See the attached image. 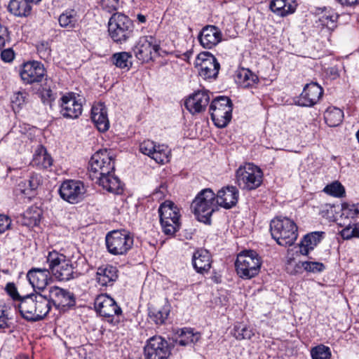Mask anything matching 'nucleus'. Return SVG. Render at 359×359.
Returning a JSON list of instances; mask_svg holds the SVG:
<instances>
[{"label":"nucleus","mask_w":359,"mask_h":359,"mask_svg":"<svg viewBox=\"0 0 359 359\" xmlns=\"http://www.w3.org/2000/svg\"><path fill=\"white\" fill-rule=\"evenodd\" d=\"M108 252L113 255H124L133 246V237L126 230H114L105 237Z\"/></svg>","instance_id":"8"},{"label":"nucleus","mask_w":359,"mask_h":359,"mask_svg":"<svg viewBox=\"0 0 359 359\" xmlns=\"http://www.w3.org/2000/svg\"><path fill=\"white\" fill-rule=\"evenodd\" d=\"M86 188L79 180H67L60 186L59 193L61 198L69 203L75 204L84 198Z\"/></svg>","instance_id":"14"},{"label":"nucleus","mask_w":359,"mask_h":359,"mask_svg":"<svg viewBox=\"0 0 359 359\" xmlns=\"http://www.w3.org/2000/svg\"><path fill=\"white\" fill-rule=\"evenodd\" d=\"M159 43L154 36H144L140 39L133 51L138 60L147 61L153 58V53L159 55Z\"/></svg>","instance_id":"15"},{"label":"nucleus","mask_w":359,"mask_h":359,"mask_svg":"<svg viewBox=\"0 0 359 359\" xmlns=\"http://www.w3.org/2000/svg\"><path fill=\"white\" fill-rule=\"evenodd\" d=\"M6 290L8 292V294L12 297V299L15 301L18 300L20 302H21V299L23 297H21L15 285L13 283H7L6 286Z\"/></svg>","instance_id":"50"},{"label":"nucleus","mask_w":359,"mask_h":359,"mask_svg":"<svg viewBox=\"0 0 359 359\" xmlns=\"http://www.w3.org/2000/svg\"><path fill=\"white\" fill-rule=\"evenodd\" d=\"M199 338L200 335L198 333H194L192 330L184 328L181 330L175 341L180 346H187L197 342Z\"/></svg>","instance_id":"40"},{"label":"nucleus","mask_w":359,"mask_h":359,"mask_svg":"<svg viewBox=\"0 0 359 359\" xmlns=\"http://www.w3.org/2000/svg\"><path fill=\"white\" fill-rule=\"evenodd\" d=\"M100 4L104 10L111 13L118 9L119 0H100Z\"/></svg>","instance_id":"48"},{"label":"nucleus","mask_w":359,"mask_h":359,"mask_svg":"<svg viewBox=\"0 0 359 359\" xmlns=\"http://www.w3.org/2000/svg\"><path fill=\"white\" fill-rule=\"evenodd\" d=\"M236 82L242 88H249L258 82V77L249 69H242L237 72Z\"/></svg>","instance_id":"36"},{"label":"nucleus","mask_w":359,"mask_h":359,"mask_svg":"<svg viewBox=\"0 0 359 359\" xmlns=\"http://www.w3.org/2000/svg\"><path fill=\"white\" fill-rule=\"evenodd\" d=\"M8 319L7 316L4 314V312L2 311L1 315L0 316V329L4 330L6 328L9 327V324L8 322Z\"/></svg>","instance_id":"55"},{"label":"nucleus","mask_w":359,"mask_h":359,"mask_svg":"<svg viewBox=\"0 0 359 359\" xmlns=\"http://www.w3.org/2000/svg\"><path fill=\"white\" fill-rule=\"evenodd\" d=\"M118 271L116 266L105 265L100 266L96 273V280L101 286H111L118 278Z\"/></svg>","instance_id":"28"},{"label":"nucleus","mask_w":359,"mask_h":359,"mask_svg":"<svg viewBox=\"0 0 359 359\" xmlns=\"http://www.w3.org/2000/svg\"><path fill=\"white\" fill-rule=\"evenodd\" d=\"M170 312V306L165 303L161 309H153L149 312V316L156 325L165 323Z\"/></svg>","instance_id":"39"},{"label":"nucleus","mask_w":359,"mask_h":359,"mask_svg":"<svg viewBox=\"0 0 359 359\" xmlns=\"http://www.w3.org/2000/svg\"><path fill=\"white\" fill-rule=\"evenodd\" d=\"M48 270L56 279L60 281H68L78 276L74 271L72 261L65 255L56 250L48 252L46 256Z\"/></svg>","instance_id":"2"},{"label":"nucleus","mask_w":359,"mask_h":359,"mask_svg":"<svg viewBox=\"0 0 359 359\" xmlns=\"http://www.w3.org/2000/svg\"><path fill=\"white\" fill-rule=\"evenodd\" d=\"M297 6L295 0H273L269 4L270 10L280 17L293 13Z\"/></svg>","instance_id":"31"},{"label":"nucleus","mask_w":359,"mask_h":359,"mask_svg":"<svg viewBox=\"0 0 359 359\" xmlns=\"http://www.w3.org/2000/svg\"><path fill=\"white\" fill-rule=\"evenodd\" d=\"M344 118L343 111L337 107H330L324 113L325 123L330 127H336L339 126Z\"/></svg>","instance_id":"37"},{"label":"nucleus","mask_w":359,"mask_h":359,"mask_svg":"<svg viewBox=\"0 0 359 359\" xmlns=\"http://www.w3.org/2000/svg\"><path fill=\"white\" fill-rule=\"evenodd\" d=\"M236 183L243 190H253L262 182L263 173L261 169L252 163L241 165L236 172Z\"/></svg>","instance_id":"9"},{"label":"nucleus","mask_w":359,"mask_h":359,"mask_svg":"<svg viewBox=\"0 0 359 359\" xmlns=\"http://www.w3.org/2000/svg\"><path fill=\"white\" fill-rule=\"evenodd\" d=\"M91 119L100 131L104 132L109 129V121L107 117V111L103 104L98 103L93 106Z\"/></svg>","instance_id":"29"},{"label":"nucleus","mask_w":359,"mask_h":359,"mask_svg":"<svg viewBox=\"0 0 359 359\" xmlns=\"http://www.w3.org/2000/svg\"><path fill=\"white\" fill-rule=\"evenodd\" d=\"M233 104L226 96H219L214 99L210 105V112L212 121L218 128H224L232 117Z\"/></svg>","instance_id":"10"},{"label":"nucleus","mask_w":359,"mask_h":359,"mask_svg":"<svg viewBox=\"0 0 359 359\" xmlns=\"http://www.w3.org/2000/svg\"><path fill=\"white\" fill-rule=\"evenodd\" d=\"M43 65L37 61L24 63L21 67L20 75L25 84L41 82L46 76Z\"/></svg>","instance_id":"18"},{"label":"nucleus","mask_w":359,"mask_h":359,"mask_svg":"<svg viewBox=\"0 0 359 359\" xmlns=\"http://www.w3.org/2000/svg\"><path fill=\"white\" fill-rule=\"evenodd\" d=\"M137 18L138 21L141 23H144L146 22V17L142 14H138Z\"/></svg>","instance_id":"58"},{"label":"nucleus","mask_w":359,"mask_h":359,"mask_svg":"<svg viewBox=\"0 0 359 359\" xmlns=\"http://www.w3.org/2000/svg\"><path fill=\"white\" fill-rule=\"evenodd\" d=\"M60 300H64L65 301V298H60Z\"/></svg>","instance_id":"62"},{"label":"nucleus","mask_w":359,"mask_h":359,"mask_svg":"<svg viewBox=\"0 0 359 359\" xmlns=\"http://www.w3.org/2000/svg\"><path fill=\"white\" fill-rule=\"evenodd\" d=\"M323 93L322 87L317 83L307 84L298 99V104L302 107H311L316 104Z\"/></svg>","instance_id":"23"},{"label":"nucleus","mask_w":359,"mask_h":359,"mask_svg":"<svg viewBox=\"0 0 359 359\" xmlns=\"http://www.w3.org/2000/svg\"><path fill=\"white\" fill-rule=\"evenodd\" d=\"M18 306L21 316L32 322L43 319L51 309L46 295L39 292L24 296Z\"/></svg>","instance_id":"1"},{"label":"nucleus","mask_w":359,"mask_h":359,"mask_svg":"<svg viewBox=\"0 0 359 359\" xmlns=\"http://www.w3.org/2000/svg\"><path fill=\"white\" fill-rule=\"evenodd\" d=\"M196 66L200 67L199 74L205 79H215L220 67L215 56L208 52L198 55Z\"/></svg>","instance_id":"17"},{"label":"nucleus","mask_w":359,"mask_h":359,"mask_svg":"<svg viewBox=\"0 0 359 359\" xmlns=\"http://www.w3.org/2000/svg\"><path fill=\"white\" fill-rule=\"evenodd\" d=\"M338 16L336 14H324L320 18L322 25L327 27L329 29H334L336 27V22Z\"/></svg>","instance_id":"46"},{"label":"nucleus","mask_w":359,"mask_h":359,"mask_svg":"<svg viewBox=\"0 0 359 359\" xmlns=\"http://www.w3.org/2000/svg\"><path fill=\"white\" fill-rule=\"evenodd\" d=\"M11 224V219L4 215H0V234L10 228Z\"/></svg>","instance_id":"54"},{"label":"nucleus","mask_w":359,"mask_h":359,"mask_svg":"<svg viewBox=\"0 0 359 359\" xmlns=\"http://www.w3.org/2000/svg\"><path fill=\"white\" fill-rule=\"evenodd\" d=\"M37 51L41 58H48L50 55V48L48 42L42 41L37 46Z\"/></svg>","instance_id":"49"},{"label":"nucleus","mask_w":359,"mask_h":359,"mask_svg":"<svg viewBox=\"0 0 359 359\" xmlns=\"http://www.w3.org/2000/svg\"><path fill=\"white\" fill-rule=\"evenodd\" d=\"M311 355L312 359H330L332 353L328 346L320 344L311 348Z\"/></svg>","instance_id":"43"},{"label":"nucleus","mask_w":359,"mask_h":359,"mask_svg":"<svg viewBox=\"0 0 359 359\" xmlns=\"http://www.w3.org/2000/svg\"><path fill=\"white\" fill-rule=\"evenodd\" d=\"M297 266L302 267L305 271L313 273L321 272L325 269L324 264L318 262H300Z\"/></svg>","instance_id":"44"},{"label":"nucleus","mask_w":359,"mask_h":359,"mask_svg":"<svg viewBox=\"0 0 359 359\" xmlns=\"http://www.w3.org/2000/svg\"><path fill=\"white\" fill-rule=\"evenodd\" d=\"M28 94L25 91H18L13 94L12 97V102L14 106L21 107L27 98Z\"/></svg>","instance_id":"47"},{"label":"nucleus","mask_w":359,"mask_h":359,"mask_svg":"<svg viewBox=\"0 0 359 359\" xmlns=\"http://www.w3.org/2000/svg\"><path fill=\"white\" fill-rule=\"evenodd\" d=\"M261 264L260 257L254 250L241 252L235 263L238 275L243 279L256 276L260 271Z\"/></svg>","instance_id":"7"},{"label":"nucleus","mask_w":359,"mask_h":359,"mask_svg":"<svg viewBox=\"0 0 359 359\" xmlns=\"http://www.w3.org/2000/svg\"><path fill=\"white\" fill-rule=\"evenodd\" d=\"M210 102V95L206 90H198L190 95L185 100L187 109L192 114L203 112Z\"/></svg>","instance_id":"21"},{"label":"nucleus","mask_w":359,"mask_h":359,"mask_svg":"<svg viewBox=\"0 0 359 359\" xmlns=\"http://www.w3.org/2000/svg\"><path fill=\"white\" fill-rule=\"evenodd\" d=\"M323 191L328 195L337 198H342L346 194L344 186L338 181L327 184L324 188Z\"/></svg>","instance_id":"42"},{"label":"nucleus","mask_w":359,"mask_h":359,"mask_svg":"<svg viewBox=\"0 0 359 359\" xmlns=\"http://www.w3.org/2000/svg\"><path fill=\"white\" fill-rule=\"evenodd\" d=\"M215 196L217 205L229 209L236 205L238 191L236 187H226L219 190Z\"/></svg>","instance_id":"25"},{"label":"nucleus","mask_w":359,"mask_h":359,"mask_svg":"<svg viewBox=\"0 0 359 359\" xmlns=\"http://www.w3.org/2000/svg\"><path fill=\"white\" fill-rule=\"evenodd\" d=\"M47 96L50 97L51 96V90H48L46 92Z\"/></svg>","instance_id":"61"},{"label":"nucleus","mask_w":359,"mask_h":359,"mask_svg":"<svg viewBox=\"0 0 359 359\" xmlns=\"http://www.w3.org/2000/svg\"><path fill=\"white\" fill-rule=\"evenodd\" d=\"M217 207L215 194L210 189L201 191L191 203V209L197 219L205 224L210 223V217Z\"/></svg>","instance_id":"4"},{"label":"nucleus","mask_w":359,"mask_h":359,"mask_svg":"<svg viewBox=\"0 0 359 359\" xmlns=\"http://www.w3.org/2000/svg\"><path fill=\"white\" fill-rule=\"evenodd\" d=\"M32 163L39 169H46L52 165L53 159L46 149L41 146L36 150Z\"/></svg>","instance_id":"35"},{"label":"nucleus","mask_w":359,"mask_h":359,"mask_svg":"<svg viewBox=\"0 0 359 359\" xmlns=\"http://www.w3.org/2000/svg\"><path fill=\"white\" fill-rule=\"evenodd\" d=\"M198 40L204 48L211 49L221 41L222 33L217 27L208 25L200 32Z\"/></svg>","instance_id":"24"},{"label":"nucleus","mask_w":359,"mask_h":359,"mask_svg":"<svg viewBox=\"0 0 359 359\" xmlns=\"http://www.w3.org/2000/svg\"><path fill=\"white\" fill-rule=\"evenodd\" d=\"M32 1L28 0H11L8 9V11L18 17H27L30 15L32 11Z\"/></svg>","instance_id":"33"},{"label":"nucleus","mask_w":359,"mask_h":359,"mask_svg":"<svg viewBox=\"0 0 359 359\" xmlns=\"http://www.w3.org/2000/svg\"><path fill=\"white\" fill-rule=\"evenodd\" d=\"M42 184V177L39 174H32L28 180L18 183L16 191H20L28 198L34 196V191Z\"/></svg>","instance_id":"30"},{"label":"nucleus","mask_w":359,"mask_h":359,"mask_svg":"<svg viewBox=\"0 0 359 359\" xmlns=\"http://www.w3.org/2000/svg\"><path fill=\"white\" fill-rule=\"evenodd\" d=\"M43 294L46 295V299L49 301L50 306L53 304L55 306H70L74 304L72 295L69 292L58 287H50L46 289Z\"/></svg>","instance_id":"20"},{"label":"nucleus","mask_w":359,"mask_h":359,"mask_svg":"<svg viewBox=\"0 0 359 359\" xmlns=\"http://www.w3.org/2000/svg\"><path fill=\"white\" fill-rule=\"evenodd\" d=\"M133 22L126 15L122 13H114L110 18L108 23V32L114 42L122 43L133 35Z\"/></svg>","instance_id":"6"},{"label":"nucleus","mask_w":359,"mask_h":359,"mask_svg":"<svg viewBox=\"0 0 359 359\" xmlns=\"http://www.w3.org/2000/svg\"><path fill=\"white\" fill-rule=\"evenodd\" d=\"M171 348L168 342L161 336H154L147 341L144 348L145 359H168Z\"/></svg>","instance_id":"13"},{"label":"nucleus","mask_w":359,"mask_h":359,"mask_svg":"<svg viewBox=\"0 0 359 359\" xmlns=\"http://www.w3.org/2000/svg\"><path fill=\"white\" fill-rule=\"evenodd\" d=\"M158 213L163 232L174 236L181 226L180 209L173 202L165 201L160 205Z\"/></svg>","instance_id":"5"},{"label":"nucleus","mask_w":359,"mask_h":359,"mask_svg":"<svg viewBox=\"0 0 359 359\" xmlns=\"http://www.w3.org/2000/svg\"><path fill=\"white\" fill-rule=\"evenodd\" d=\"M132 54L129 52H119L114 53L111 57L113 65L120 69L129 70L132 67Z\"/></svg>","instance_id":"38"},{"label":"nucleus","mask_w":359,"mask_h":359,"mask_svg":"<svg viewBox=\"0 0 359 359\" xmlns=\"http://www.w3.org/2000/svg\"><path fill=\"white\" fill-rule=\"evenodd\" d=\"M95 308L99 314L106 318L107 321L116 325L119 323V316L122 310L114 299L106 294L98 295L95 300Z\"/></svg>","instance_id":"12"},{"label":"nucleus","mask_w":359,"mask_h":359,"mask_svg":"<svg viewBox=\"0 0 359 359\" xmlns=\"http://www.w3.org/2000/svg\"><path fill=\"white\" fill-rule=\"evenodd\" d=\"M355 231V237L359 238V223L354 224Z\"/></svg>","instance_id":"59"},{"label":"nucleus","mask_w":359,"mask_h":359,"mask_svg":"<svg viewBox=\"0 0 359 359\" xmlns=\"http://www.w3.org/2000/svg\"><path fill=\"white\" fill-rule=\"evenodd\" d=\"M191 54V52H187L186 53H184V56L188 59Z\"/></svg>","instance_id":"60"},{"label":"nucleus","mask_w":359,"mask_h":359,"mask_svg":"<svg viewBox=\"0 0 359 359\" xmlns=\"http://www.w3.org/2000/svg\"><path fill=\"white\" fill-rule=\"evenodd\" d=\"M9 41L10 36L7 27L0 25V50Z\"/></svg>","instance_id":"52"},{"label":"nucleus","mask_w":359,"mask_h":359,"mask_svg":"<svg viewBox=\"0 0 359 359\" xmlns=\"http://www.w3.org/2000/svg\"><path fill=\"white\" fill-rule=\"evenodd\" d=\"M232 334L238 340L250 339L255 333L250 327L238 323L234 325Z\"/></svg>","instance_id":"41"},{"label":"nucleus","mask_w":359,"mask_h":359,"mask_svg":"<svg viewBox=\"0 0 359 359\" xmlns=\"http://www.w3.org/2000/svg\"><path fill=\"white\" fill-rule=\"evenodd\" d=\"M165 184H161L158 189H156V192L154 193V195H160L159 197H161V196L164 195V193L165 191Z\"/></svg>","instance_id":"57"},{"label":"nucleus","mask_w":359,"mask_h":359,"mask_svg":"<svg viewBox=\"0 0 359 359\" xmlns=\"http://www.w3.org/2000/svg\"><path fill=\"white\" fill-rule=\"evenodd\" d=\"M359 215V203L358 204H342L341 216L346 218H355Z\"/></svg>","instance_id":"45"},{"label":"nucleus","mask_w":359,"mask_h":359,"mask_svg":"<svg viewBox=\"0 0 359 359\" xmlns=\"http://www.w3.org/2000/svg\"><path fill=\"white\" fill-rule=\"evenodd\" d=\"M60 113L67 118H77L82 113V103L76 100L73 94H68L61 97Z\"/></svg>","instance_id":"22"},{"label":"nucleus","mask_w":359,"mask_h":359,"mask_svg":"<svg viewBox=\"0 0 359 359\" xmlns=\"http://www.w3.org/2000/svg\"><path fill=\"white\" fill-rule=\"evenodd\" d=\"M140 151L158 163L164 164L169 161L170 150L164 144H156L149 140H144L140 144Z\"/></svg>","instance_id":"16"},{"label":"nucleus","mask_w":359,"mask_h":359,"mask_svg":"<svg viewBox=\"0 0 359 359\" xmlns=\"http://www.w3.org/2000/svg\"><path fill=\"white\" fill-rule=\"evenodd\" d=\"M27 278L35 292H43L51 280L48 269L32 268L27 273Z\"/></svg>","instance_id":"19"},{"label":"nucleus","mask_w":359,"mask_h":359,"mask_svg":"<svg viewBox=\"0 0 359 359\" xmlns=\"http://www.w3.org/2000/svg\"><path fill=\"white\" fill-rule=\"evenodd\" d=\"M94 180H96V183L109 192L115 194H121L123 192V185L120 180L112 172L97 176L94 177Z\"/></svg>","instance_id":"26"},{"label":"nucleus","mask_w":359,"mask_h":359,"mask_svg":"<svg viewBox=\"0 0 359 359\" xmlns=\"http://www.w3.org/2000/svg\"><path fill=\"white\" fill-rule=\"evenodd\" d=\"M324 234L323 231H313L304 236L299 245L301 254L307 255L321 241Z\"/></svg>","instance_id":"32"},{"label":"nucleus","mask_w":359,"mask_h":359,"mask_svg":"<svg viewBox=\"0 0 359 359\" xmlns=\"http://www.w3.org/2000/svg\"><path fill=\"white\" fill-rule=\"evenodd\" d=\"M58 22L61 27L74 29L79 25V15L74 9H67L58 17Z\"/></svg>","instance_id":"34"},{"label":"nucleus","mask_w":359,"mask_h":359,"mask_svg":"<svg viewBox=\"0 0 359 359\" xmlns=\"http://www.w3.org/2000/svg\"><path fill=\"white\" fill-rule=\"evenodd\" d=\"M114 168V159L111 152L107 149L100 150L92 156L89 161L90 177L94 180V177L113 172Z\"/></svg>","instance_id":"11"},{"label":"nucleus","mask_w":359,"mask_h":359,"mask_svg":"<svg viewBox=\"0 0 359 359\" xmlns=\"http://www.w3.org/2000/svg\"><path fill=\"white\" fill-rule=\"evenodd\" d=\"M344 6H353L359 4V0H336Z\"/></svg>","instance_id":"56"},{"label":"nucleus","mask_w":359,"mask_h":359,"mask_svg":"<svg viewBox=\"0 0 359 359\" xmlns=\"http://www.w3.org/2000/svg\"><path fill=\"white\" fill-rule=\"evenodd\" d=\"M270 231L277 243L285 247L293 245L298 236L296 224L287 217L272 219Z\"/></svg>","instance_id":"3"},{"label":"nucleus","mask_w":359,"mask_h":359,"mask_svg":"<svg viewBox=\"0 0 359 359\" xmlns=\"http://www.w3.org/2000/svg\"><path fill=\"white\" fill-rule=\"evenodd\" d=\"M211 255L207 250L199 249L194 253L192 264L197 273H208L211 268Z\"/></svg>","instance_id":"27"},{"label":"nucleus","mask_w":359,"mask_h":359,"mask_svg":"<svg viewBox=\"0 0 359 359\" xmlns=\"http://www.w3.org/2000/svg\"><path fill=\"white\" fill-rule=\"evenodd\" d=\"M341 236L344 239L348 240L352 238L353 237H355V226L353 224H348L345 228H344L341 232Z\"/></svg>","instance_id":"51"},{"label":"nucleus","mask_w":359,"mask_h":359,"mask_svg":"<svg viewBox=\"0 0 359 359\" xmlns=\"http://www.w3.org/2000/svg\"><path fill=\"white\" fill-rule=\"evenodd\" d=\"M15 57V53L11 48L4 49L1 53V58L5 62H11Z\"/></svg>","instance_id":"53"}]
</instances>
